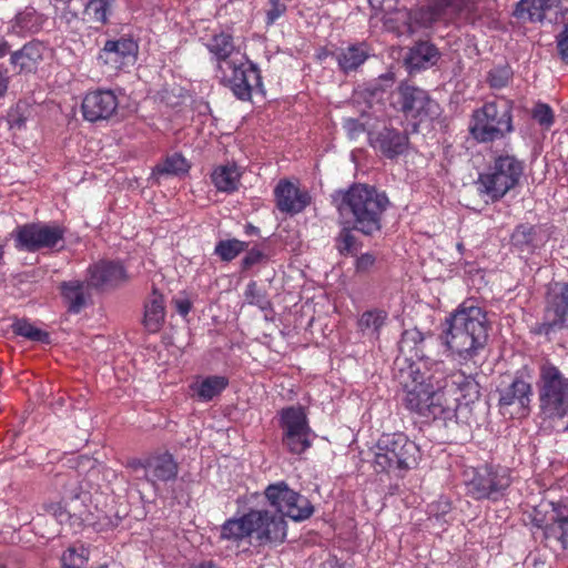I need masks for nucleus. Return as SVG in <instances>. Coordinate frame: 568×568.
Instances as JSON below:
<instances>
[{
	"instance_id": "c9c22d12",
	"label": "nucleus",
	"mask_w": 568,
	"mask_h": 568,
	"mask_svg": "<svg viewBox=\"0 0 568 568\" xmlns=\"http://www.w3.org/2000/svg\"><path fill=\"white\" fill-rule=\"evenodd\" d=\"M62 295L69 303L70 311L77 313L84 305L83 284L71 281L62 284Z\"/></svg>"
},
{
	"instance_id": "20e7f679",
	"label": "nucleus",
	"mask_w": 568,
	"mask_h": 568,
	"mask_svg": "<svg viewBox=\"0 0 568 568\" xmlns=\"http://www.w3.org/2000/svg\"><path fill=\"white\" fill-rule=\"evenodd\" d=\"M255 534L261 542H282L286 537L283 517L270 515L266 510H251L240 518H231L221 527L220 539L232 554L245 551Z\"/></svg>"
},
{
	"instance_id": "a19ab883",
	"label": "nucleus",
	"mask_w": 568,
	"mask_h": 568,
	"mask_svg": "<svg viewBox=\"0 0 568 568\" xmlns=\"http://www.w3.org/2000/svg\"><path fill=\"white\" fill-rule=\"evenodd\" d=\"M284 490L291 489L283 481L270 485L265 490L267 500L278 513L282 509V505L288 503V498L284 497Z\"/></svg>"
},
{
	"instance_id": "bb28decb",
	"label": "nucleus",
	"mask_w": 568,
	"mask_h": 568,
	"mask_svg": "<svg viewBox=\"0 0 568 568\" xmlns=\"http://www.w3.org/2000/svg\"><path fill=\"white\" fill-rule=\"evenodd\" d=\"M241 179V172L235 164H224L216 166L211 180L217 191L232 193L237 190Z\"/></svg>"
},
{
	"instance_id": "0eeeda50",
	"label": "nucleus",
	"mask_w": 568,
	"mask_h": 568,
	"mask_svg": "<svg viewBox=\"0 0 568 568\" xmlns=\"http://www.w3.org/2000/svg\"><path fill=\"white\" fill-rule=\"evenodd\" d=\"M418 458V446L404 434H384L376 445L374 468L376 471L405 470L416 466Z\"/></svg>"
},
{
	"instance_id": "412c9836",
	"label": "nucleus",
	"mask_w": 568,
	"mask_h": 568,
	"mask_svg": "<svg viewBox=\"0 0 568 568\" xmlns=\"http://www.w3.org/2000/svg\"><path fill=\"white\" fill-rule=\"evenodd\" d=\"M276 206L281 212L297 214L310 203L307 192L301 191L294 183L282 180L274 190Z\"/></svg>"
},
{
	"instance_id": "5fc2aeb1",
	"label": "nucleus",
	"mask_w": 568,
	"mask_h": 568,
	"mask_svg": "<svg viewBox=\"0 0 568 568\" xmlns=\"http://www.w3.org/2000/svg\"><path fill=\"white\" fill-rule=\"evenodd\" d=\"M398 0H369L374 8H378L383 11H389Z\"/></svg>"
},
{
	"instance_id": "13d9d810",
	"label": "nucleus",
	"mask_w": 568,
	"mask_h": 568,
	"mask_svg": "<svg viewBox=\"0 0 568 568\" xmlns=\"http://www.w3.org/2000/svg\"><path fill=\"white\" fill-rule=\"evenodd\" d=\"M191 568H222L214 564L212 560H204L201 562L193 564Z\"/></svg>"
},
{
	"instance_id": "e433bc0d",
	"label": "nucleus",
	"mask_w": 568,
	"mask_h": 568,
	"mask_svg": "<svg viewBox=\"0 0 568 568\" xmlns=\"http://www.w3.org/2000/svg\"><path fill=\"white\" fill-rule=\"evenodd\" d=\"M190 164L186 159L181 154H173L168 156L163 164L156 166V174H172V175H181L189 172Z\"/></svg>"
},
{
	"instance_id": "f257e3e1",
	"label": "nucleus",
	"mask_w": 568,
	"mask_h": 568,
	"mask_svg": "<svg viewBox=\"0 0 568 568\" xmlns=\"http://www.w3.org/2000/svg\"><path fill=\"white\" fill-rule=\"evenodd\" d=\"M400 382L407 409L427 418L452 419L460 405L478 398L479 386L471 374L462 371L445 373L443 362L419 361L402 372Z\"/></svg>"
},
{
	"instance_id": "603ef678",
	"label": "nucleus",
	"mask_w": 568,
	"mask_h": 568,
	"mask_svg": "<svg viewBox=\"0 0 568 568\" xmlns=\"http://www.w3.org/2000/svg\"><path fill=\"white\" fill-rule=\"evenodd\" d=\"M54 6L60 9H63L64 7H68L71 11H74V13L83 7V0H52Z\"/></svg>"
},
{
	"instance_id": "72a5a7b5",
	"label": "nucleus",
	"mask_w": 568,
	"mask_h": 568,
	"mask_svg": "<svg viewBox=\"0 0 568 568\" xmlns=\"http://www.w3.org/2000/svg\"><path fill=\"white\" fill-rule=\"evenodd\" d=\"M42 24V18L33 8H26L11 22V31L17 36L37 32Z\"/></svg>"
},
{
	"instance_id": "de8ad7c7",
	"label": "nucleus",
	"mask_w": 568,
	"mask_h": 568,
	"mask_svg": "<svg viewBox=\"0 0 568 568\" xmlns=\"http://www.w3.org/2000/svg\"><path fill=\"white\" fill-rule=\"evenodd\" d=\"M420 339V334L417 331H405L398 343L399 352L405 355L407 349H412L416 346Z\"/></svg>"
},
{
	"instance_id": "b1692460",
	"label": "nucleus",
	"mask_w": 568,
	"mask_h": 568,
	"mask_svg": "<svg viewBox=\"0 0 568 568\" xmlns=\"http://www.w3.org/2000/svg\"><path fill=\"white\" fill-rule=\"evenodd\" d=\"M126 280V273L120 263L101 261L89 268L88 282L98 288L114 287Z\"/></svg>"
},
{
	"instance_id": "a211bd4d",
	"label": "nucleus",
	"mask_w": 568,
	"mask_h": 568,
	"mask_svg": "<svg viewBox=\"0 0 568 568\" xmlns=\"http://www.w3.org/2000/svg\"><path fill=\"white\" fill-rule=\"evenodd\" d=\"M548 506L550 509L545 511L544 517L539 518L537 514L534 523L544 530L546 539H555L566 549L568 547V508L554 503Z\"/></svg>"
},
{
	"instance_id": "c03bdc74",
	"label": "nucleus",
	"mask_w": 568,
	"mask_h": 568,
	"mask_svg": "<svg viewBox=\"0 0 568 568\" xmlns=\"http://www.w3.org/2000/svg\"><path fill=\"white\" fill-rule=\"evenodd\" d=\"M244 295L248 304L256 305L261 310H265L270 305V302L266 300L264 294L257 288L255 282H250L247 284Z\"/></svg>"
},
{
	"instance_id": "58836bf2",
	"label": "nucleus",
	"mask_w": 568,
	"mask_h": 568,
	"mask_svg": "<svg viewBox=\"0 0 568 568\" xmlns=\"http://www.w3.org/2000/svg\"><path fill=\"white\" fill-rule=\"evenodd\" d=\"M89 560V550L81 546L68 548L61 557L62 568H82Z\"/></svg>"
},
{
	"instance_id": "7c9ffc66",
	"label": "nucleus",
	"mask_w": 568,
	"mask_h": 568,
	"mask_svg": "<svg viewBox=\"0 0 568 568\" xmlns=\"http://www.w3.org/2000/svg\"><path fill=\"white\" fill-rule=\"evenodd\" d=\"M387 318L388 314L384 310H368L359 316L357 327L363 335L377 339Z\"/></svg>"
},
{
	"instance_id": "5701e85b",
	"label": "nucleus",
	"mask_w": 568,
	"mask_h": 568,
	"mask_svg": "<svg viewBox=\"0 0 568 568\" xmlns=\"http://www.w3.org/2000/svg\"><path fill=\"white\" fill-rule=\"evenodd\" d=\"M140 466L144 469L145 477L152 485L158 481L175 479L179 469L176 462L169 453L152 455L140 462Z\"/></svg>"
},
{
	"instance_id": "09e8293b",
	"label": "nucleus",
	"mask_w": 568,
	"mask_h": 568,
	"mask_svg": "<svg viewBox=\"0 0 568 568\" xmlns=\"http://www.w3.org/2000/svg\"><path fill=\"white\" fill-rule=\"evenodd\" d=\"M285 9L280 0H271V9L266 12L267 24H273L285 12Z\"/></svg>"
},
{
	"instance_id": "a18cd8bd",
	"label": "nucleus",
	"mask_w": 568,
	"mask_h": 568,
	"mask_svg": "<svg viewBox=\"0 0 568 568\" xmlns=\"http://www.w3.org/2000/svg\"><path fill=\"white\" fill-rule=\"evenodd\" d=\"M511 71L507 67L495 68L489 72V83L493 88H504L510 80Z\"/></svg>"
},
{
	"instance_id": "ddd939ff",
	"label": "nucleus",
	"mask_w": 568,
	"mask_h": 568,
	"mask_svg": "<svg viewBox=\"0 0 568 568\" xmlns=\"http://www.w3.org/2000/svg\"><path fill=\"white\" fill-rule=\"evenodd\" d=\"M510 485L509 469L483 466L473 470L467 480L468 491L477 499L496 498Z\"/></svg>"
},
{
	"instance_id": "f704fd0d",
	"label": "nucleus",
	"mask_w": 568,
	"mask_h": 568,
	"mask_svg": "<svg viewBox=\"0 0 568 568\" xmlns=\"http://www.w3.org/2000/svg\"><path fill=\"white\" fill-rule=\"evenodd\" d=\"M111 0H88L83 3V19L88 22L105 23Z\"/></svg>"
},
{
	"instance_id": "37998d69",
	"label": "nucleus",
	"mask_w": 568,
	"mask_h": 568,
	"mask_svg": "<svg viewBox=\"0 0 568 568\" xmlns=\"http://www.w3.org/2000/svg\"><path fill=\"white\" fill-rule=\"evenodd\" d=\"M531 115L545 129H549L554 124V112L546 103H537L532 109Z\"/></svg>"
},
{
	"instance_id": "6e6d98bb",
	"label": "nucleus",
	"mask_w": 568,
	"mask_h": 568,
	"mask_svg": "<svg viewBox=\"0 0 568 568\" xmlns=\"http://www.w3.org/2000/svg\"><path fill=\"white\" fill-rule=\"evenodd\" d=\"M9 78L7 70H0V98L4 95L8 90Z\"/></svg>"
},
{
	"instance_id": "9b49d317",
	"label": "nucleus",
	"mask_w": 568,
	"mask_h": 568,
	"mask_svg": "<svg viewBox=\"0 0 568 568\" xmlns=\"http://www.w3.org/2000/svg\"><path fill=\"white\" fill-rule=\"evenodd\" d=\"M396 104L406 119L414 121V128L432 122L440 114L439 104L425 90L407 83L398 87Z\"/></svg>"
},
{
	"instance_id": "aec40b11",
	"label": "nucleus",
	"mask_w": 568,
	"mask_h": 568,
	"mask_svg": "<svg viewBox=\"0 0 568 568\" xmlns=\"http://www.w3.org/2000/svg\"><path fill=\"white\" fill-rule=\"evenodd\" d=\"M498 393L500 407L517 406L520 415L525 416L528 414L532 395L529 382L516 376L508 386L500 388Z\"/></svg>"
},
{
	"instance_id": "f03ea898",
	"label": "nucleus",
	"mask_w": 568,
	"mask_h": 568,
	"mask_svg": "<svg viewBox=\"0 0 568 568\" xmlns=\"http://www.w3.org/2000/svg\"><path fill=\"white\" fill-rule=\"evenodd\" d=\"M344 227L337 239L341 253H353L356 239L346 225L364 234H372L381 229V215L388 200L385 194L363 184L354 185L347 191H338L333 196Z\"/></svg>"
},
{
	"instance_id": "dca6fc26",
	"label": "nucleus",
	"mask_w": 568,
	"mask_h": 568,
	"mask_svg": "<svg viewBox=\"0 0 568 568\" xmlns=\"http://www.w3.org/2000/svg\"><path fill=\"white\" fill-rule=\"evenodd\" d=\"M63 231L57 225L27 224L18 227L16 233L17 246L34 252L44 247H53L62 240Z\"/></svg>"
},
{
	"instance_id": "6ab92c4d",
	"label": "nucleus",
	"mask_w": 568,
	"mask_h": 568,
	"mask_svg": "<svg viewBox=\"0 0 568 568\" xmlns=\"http://www.w3.org/2000/svg\"><path fill=\"white\" fill-rule=\"evenodd\" d=\"M371 146L383 156L394 159L408 148V136L404 132L384 126L377 132L368 131Z\"/></svg>"
},
{
	"instance_id": "423d86ee",
	"label": "nucleus",
	"mask_w": 568,
	"mask_h": 568,
	"mask_svg": "<svg viewBox=\"0 0 568 568\" xmlns=\"http://www.w3.org/2000/svg\"><path fill=\"white\" fill-rule=\"evenodd\" d=\"M523 172V162L513 155H500L479 174L478 191L491 202L499 201L519 183Z\"/></svg>"
},
{
	"instance_id": "79ce46f5",
	"label": "nucleus",
	"mask_w": 568,
	"mask_h": 568,
	"mask_svg": "<svg viewBox=\"0 0 568 568\" xmlns=\"http://www.w3.org/2000/svg\"><path fill=\"white\" fill-rule=\"evenodd\" d=\"M535 229L531 225L520 224L511 234V242L514 245L524 247L529 246L534 240Z\"/></svg>"
},
{
	"instance_id": "a878e982",
	"label": "nucleus",
	"mask_w": 568,
	"mask_h": 568,
	"mask_svg": "<svg viewBox=\"0 0 568 568\" xmlns=\"http://www.w3.org/2000/svg\"><path fill=\"white\" fill-rule=\"evenodd\" d=\"M284 497L288 498V503L282 505L280 514L292 518L293 520H304L312 516L313 506L307 498L294 490H284Z\"/></svg>"
},
{
	"instance_id": "4468645a",
	"label": "nucleus",
	"mask_w": 568,
	"mask_h": 568,
	"mask_svg": "<svg viewBox=\"0 0 568 568\" xmlns=\"http://www.w3.org/2000/svg\"><path fill=\"white\" fill-rule=\"evenodd\" d=\"M138 49L136 42L132 39L109 40L99 52L98 63L102 67L103 73L113 75L134 65Z\"/></svg>"
},
{
	"instance_id": "c85d7f7f",
	"label": "nucleus",
	"mask_w": 568,
	"mask_h": 568,
	"mask_svg": "<svg viewBox=\"0 0 568 568\" xmlns=\"http://www.w3.org/2000/svg\"><path fill=\"white\" fill-rule=\"evenodd\" d=\"M367 57L368 52L366 45L363 43L349 44L345 48H341L335 53L338 67L343 72L356 70L366 61Z\"/></svg>"
},
{
	"instance_id": "3c124183",
	"label": "nucleus",
	"mask_w": 568,
	"mask_h": 568,
	"mask_svg": "<svg viewBox=\"0 0 568 568\" xmlns=\"http://www.w3.org/2000/svg\"><path fill=\"white\" fill-rule=\"evenodd\" d=\"M174 306L178 313L185 317L192 308V302L186 296H181L174 300Z\"/></svg>"
},
{
	"instance_id": "2eb2a0df",
	"label": "nucleus",
	"mask_w": 568,
	"mask_h": 568,
	"mask_svg": "<svg viewBox=\"0 0 568 568\" xmlns=\"http://www.w3.org/2000/svg\"><path fill=\"white\" fill-rule=\"evenodd\" d=\"M564 328L568 329V285L555 283L548 292L540 332L549 335Z\"/></svg>"
},
{
	"instance_id": "052dcab7",
	"label": "nucleus",
	"mask_w": 568,
	"mask_h": 568,
	"mask_svg": "<svg viewBox=\"0 0 568 568\" xmlns=\"http://www.w3.org/2000/svg\"><path fill=\"white\" fill-rule=\"evenodd\" d=\"M2 254H3L2 247L0 246V258L2 257Z\"/></svg>"
},
{
	"instance_id": "4c0bfd02",
	"label": "nucleus",
	"mask_w": 568,
	"mask_h": 568,
	"mask_svg": "<svg viewBox=\"0 0 568 568\" xmlns=\"http://www.w3.org/2000/svg\"><path fill=\"white\" fill-rule=\"evenodd\" d=\"M12 331L14 334L23 336L31 341L48 342L49 335L44 331L36 327L32 323L27 320H18L12 324Z\"/></svg>"
},
{
	"instance_id": "2f4dec72",
	"label": "nucleus",
	"mask_w": 568,
	"mask_h": 568,
	"mask_svg": "<svg viewBox=\"0 0 568 568\" xmlns=\"http://www.w3.org/2000/svg\"><path fill=\"white\" fill-rule=\"evenodd\" d=\"M437 58L438 52L433 44L420 42L410 50L406 62L408 68L419 70L435 64Z\"/></svg>"
},
{
	"instance_id": "473e14b6",
	"label": "nucleus",
	"mask_w": 568,
	"mask_h": 568,
	"mask_svg": "<svg viewBox=\"0 0 568 568\" xmlns=\"http://www.w3.org/2000/svg\"><path fill=\"white\" fill-rule=\"evenodd\" d=\"M550 0H520L514 11V16L523 21H542Z\"/></svg>"
},
{
	"instance_id": "1a4fd4ad",
	"label": "nucleus",
	"mask_w": 568,
	"mask_h": 568,
	"mask_svg": "<svg viewBox=\"0 0 568 568\" xmlns=\"http://www.w3.org/2000/svg\"><path fill=\"white\" fill-rule=\"evenodd\" d=\"M469 131L478 142H491L513 131L511 111L508 104L485 103L473 113Z\"/></svg>"
},
{
	"instance_id": "4d7b16f0",
	"label": "nucleus",
	"mask_w": 568,
	"mask_h": 568,
	"mask_svg": "<svg viewBox=\"0 0 568 568\" xmlns=\"http://www.w3.org/2000/svg\"><path fill=\"white\" fill-rule=\"evenodd\" d=\"M373 262H374V258H373V256H372V255H369V254H364V255H362V256L358 258V261H357V267H358V268H365V267H367V266L372 265V264H373Z\"/></svg>"
},
{
	"instance_id": "bf43d9fd",
	"label": "nucleus",
	"mask_w": 568,
	"mask_h": 568,
	"mask_svg": "<svg viewBox=\"0 0 568 568\" xmlns=\"http://www.w3.org/2000/svg\"><path fill=\"white\" fill-rule=\"evenodd\" d=\"M9 51V45L8 43L0 39V58H3Z\"/></svg>"
},
{
	"instance_id": "ea45409f",
	"label": "nucleus",
	"mask_w": 568,
	"mask_h": 568,
	"mask_svg": "<svg viewBox=\"0 0 568 568\" xmlns=\"http://www.w3.org/2000/svg\"><path fill=\"white\" fill-rule=\"evenodd\" d=\"M246 243L236 239L220 241L215 254L223 261H232L246 248Z\"/></svg>"
},
{
	"instance_id": "8fccbe9b",
	"label": "nucleus",
	"mask_w": 568,
	"mask_h": 568,
	"mask_svg": "<svg viewBox=\"0 0 568 568\" xmlns=\"http://www.w3.org/2000/svg\"><path fill=\"white\" fill-rule=\"evenodd\" d=\"M47 511L51 514L60 523L69 518V513L60 503L48 505Z\"/></svg>"
},
{
	"instance_id": "49530a36",
	"label": "nucleus",
	"mask_w": 568,
	"mask_h": 568,
	"mask_svg": "<svg viewBox=\"0 0 568 568\" xmlns=\"http://www.w3.org/2000/svg\"><path fill=\"white\" fill-rule=\"evenodd\" d=\"M344 129L349 139L355 140L361 134H363L367 128L366 123L362 122L358 119L348 118L344 120Z\"/></svg>"
},
{
	"instance_id": "6e6552de",
	"label": "nucleus",
	"mask_w": 568,
	"mask_h": 568,
	"mask_svg": "<svg viewBox=\"0 0 568 568\" xmlns=\"http://www.w3.org/2000/svg\"><path fill=\"white\" fill-rule=\"evenodd\" d=\"M539 402L541 412L549 418H562L568 413V378L551 363L539 372Z\"/></svg>"
},
{
	"instance_id": "7ed1b4c3",
	"label": "nucleus",
	"mask_w": 568,
	"mask_h": 568,
	"mask_svg": "<svg viewBox=\"0 0 568 568\" xmlns=\"http://www.w3.org/2000/svg\"><path fill=\"white\" fill-rule=\"evenodd\" d=\"M442 339L459 364L477 365L488 341L486 312L474 301L463 302L445 320Z\"/></svg>"
},
{
	"instance_id": "cd10ccee",
	"label": "nucleus",
	"mask_w": 568,
	"mask_h": 568,
	"mask_svg": "<svg viewBox=\"0 0 568 568\" xmlns=\"http://www.w3.org/2000/svg\"><path fill=\"white\" fill-rule=\"evenodd\" d=\"M165 317L164 297L156 290H153L145 304L144 326L149 332H158Z\"/></svg>"
},
{
	"instance_id": "4be33fe9",
	"label": "nucleus",
	"mask_w": 568,
	"mask_h": 568,
	"mask_svg": "<svg viewBox=\"0 0 568 568\" xmlns=\"http://www.w3.org/2000/svg\"><path fill=\"white\" fill-rule=\"evenodd\" d=\"M205 47L212 55V61L215 62V71L237 61L241 55H245L240 48L234 45L233 37L224 31L213 34Z\"/></svg>"
},
{
	"instance_id": "c756f323",
	"label": "nucleus",
	"mask_w": 568,
	"mask_h": 568,
	"mask_svg": "<svg viewBox=\"0 0 568 568\" xmlns=\"http://www.w3.org/2000/svg\"><path fill=\"white\" fill-rule=\"evenodd\" d=\"M42 47L38 43H28L11 55V63L19 72L34 71L42 60Z\"/></svg>"
},
{
	"instance_id": "f3484780",
	"label": "nucleus",
	"mask_w": 568,
	"mask_h": 568,
	"mask_svg": "<svg viewBox=\"0 0 568 568\" xmlns=\"http://www.w3.org/2000/svg\"><path fill=\"white\" fill-rule=\"evenodd\" d=\"M119 106V99L114 91L97 89L85 93L81 104L84 120L98 122L111 119Z\"/></svg>"
},
{
	"instance_id": "39448f33",
	"label": "nucleus",
	"mask_w": 568,
	"mask_h": 568,
	"mask_svg": "<svg viewBox=\"0 0 568 568\" xmlns=\"http://www.w3.org/2000/svg\"><path fill=\"white\" fill-rule=\"evenodd\" d=\"M474 0H430L427 7L412 12L406 9L385 11L384 26L398 36L413 34L430 28L435 22L449 21L457 16L474 21Z\"/></svg>"
},
{
	"instance_id": "f8f14e48",
	"label": "nucleus",
	"mask_w": 568,
	"mask_h": 568,
	"mask_svg": "<svg viewBox=\"0 0 568 568\" xmlns=\"http://www.w3.org/2000/svg\"><path fill=\"white\" fill-rule=\"evenodd\" d=\"M281 427L283 445L290 453L300 455L312 446L315 434L308 425L306 412L302 406L282 409Z\"/></svg>"
},
{
	"instance_id": "393cba45",
	"label": "nucleus",
	"mask_w": 568,
	"mask_h": 568,
	"mask_svg": "<svg viewBox=\"0 0 568 568\" xmlns=\"http://www.w3.org/2000/svg\"><path fill=\"white\" fill-rule=\"evenodd\" d=\"M227 385V377L222 375H207L195 377L189 388L193 398L202 403H207L220 396Z\"/></svg>"
},
{
	"instance_id": "864d4df0",
	"label": "nucleus",
	"mask_w": 568,
	"mask_h": 568,
	"mask_svg": "<svg viewBox=\"0 0 568 568\" xmlns=\"http://www.w3.org/2000/svg\"><path fill=\"white\" fill-rule=\"evenodd\" d=\"M262 258V253L257 250H252L247 253V255L243 260V264L245 267H250L257 263Z\"/></svg>"
},
{
	"instance_id": "9d476101",
	"label": "nucleus",
	"mask_w": 568,
	"mask_h": 568,
	"mask_svg": "<svg viewBox=\"0 0 568 568\" xmlns=\"http://www.w3.org/2000/svg\"><path fill=\"white\" fill-rule=\"evenodd\" d=\"M216 77L243 101L251 99L254 90L262 89L260 70L246 55H241L237 61L216 71Z\"/></svg>"
}]
</instances>
